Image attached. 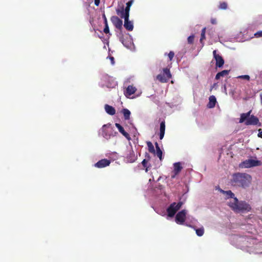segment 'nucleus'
<instances>
[{
  "label": "nucleus",
  "instance_id": "nucleus-1",
  "mask_svg": "<svg viewBox=\"0 0 262 262\" xmlns=\"http://www.w3.org/2000/svg\"><path fill=\"white\" fill-rule=\"evenodd\" d=\"M251 181L252 177L250 174L236 172L232 175L230 183L233 186L246 188L249 186Z\"/></svg>",
  "mask_w": 262,
  "mask_h": 262
},
{
  "label": "nucleus",
  "instance_id": "nucleus-2",
  "mask_svg": "<svg viewBox=\"0 0 262 262\" xmlns=\"http://www.w3.org/2000/svg\"><path fill=\"white\" fill-rule=\"evenodd\" d=\"M229 203V207L235 212H247L251 210V207L249 204L244 201H238L237 198H234L232 201Z\"/></svg>",
  "mask_w": 262,
  "mask_h": 262
},
{
  "label": "nucleus",
  "instance_id": "nucleus-3",
  "mask_svg": "<svg viewBox=\"0 0 262 262\" xmlns=\"http://www.w3.org/2000/svg\"><path fill=\"white\" fill-rule=\"evenodd\" d=\"M252 111L250 110L246 113H243L241 114L239 122L242 123L245 121L246 125H257L260 126L261 123L259 122L258 118L254 116L250 115Z\"/></svg>",
  "mask_w": 262,
  "mask_h": 262
},
{
  "label": "nucleus",
  "instance_id": "nucleus-4",
  "mask_svg": "<svg viewBox=\"0 0 262 262\" xmlns=\"http://www.w3.org/2000/svg\"><path fill=\"white\" fill-rule=\"evenodd\" d=\"M163 74L157 76V79L161 83H166L171 78L172 76L169 69L168 68L163 69Z\"/></svg>",
  "mask_w": 262,
  "mask_h": 262
},
{
  "label": "nucleus",
  "instance_id": "nucleus-5",
  "mask_svg": "<svg viewBox=\"0 0 262 262\" xmlns=\"http://www.w3.org/2000/svg\"><path fill=\"white\" fill-rule=\"evenodd\" d=\"M182 205V203L181 202H179L177 204L175 202L171 204L167 209L168 215L169 217H173L177 211L180 209Z\"/></svg>",
  "mask_w": 262,
  "mask_h": 262
},
{
  "label": "nucleus",
  "instance_id": "nucleus-6",
  "mask_svg": "<svg viewBox=\"0 0 262 262\" xmlns=\"http://www.w3.org/2000/svg\"><path fill=\"white\" fill-rule=\"evenodd\" d=\"M261 164V162L259 160H256L253 159H248L243 161L241 166L242 168H250L251 167L260 166Z\"/></svg>",
  "mask_w": 262,
  "mask_h": 262
},
{
  "label": "nucleus",
  "instance_id": "nucleus-7",
  "mask_svg": "<svg viewBox=\"0 0 262 262\" xmlns=\"http://www.w3.org/2000/svg\"><path fill=\"white\" fill-rule=\"evenodd\" d=\"M111 21L116 29L121 31L123 27V21L117 16H113L111 17Z\"/></svg>",
  "mask_w": 262,
  "mask_h": 262
},
{
  "label": "nucleus",
  "instance_id": "nucleus-8",
  "mask_svg": "<svg viewBox=\"0 0 262 262\" xmlns=\"http://www.w3.org/2000/svg\"><path fill=\"white\" fill-rule=\"evenodd\" d=\"M186 215V211L185 210H183L179 212L175 218L176 222L178 224L182 225L185 221Z\"/></svg>",
  "mask_w": 262,
  "mask_h": 262
},
{
  "label": "nucleus",
  "instance_id": "nucleus-9",
  "mask_svg": "<svg viewBox=\"0 0 262 262\" xmlns=\"http://www.w3.org/2000/svg\"><path fill=\"white\" fill-rule=\"evenodd\" d=\"M213 57L216 61L215 66L216 67L221 68L224 64V60L223 58L219 54H216V51L214 50L213 52Z\"/></svg>",
  "mask_w": 262,
  "mask_h": 262
},
{
  "label": "nucleus",
  "instance_id": "nucleus-10",
  "mask_svg": "<svg viewBox=\"0 0 262 262\" xmlns=\"http://www.w3.org/2000/svg\"><path fill=\"white\" fill-rule=\"evenodd\" d=\"M111 163V161L106 159H103L99 160L95 164V166L98 168H102L108 166Z\"/></svg>",
  "mask_w": 262,
  "mask_h": 262
},
{
  "label": "nucleus",
  "instance_id": "nucleus-11",
  "mask_svg": "<svg viewBox=\"0 0 262 262\" xmlns=\"http://www.w3.org/2000/svg\"><path fill=\"white\" fill-rule=\"evenodd\" d=\"M182 169V167L181 166L180 162H177L173 164V170L172 172L173 174L171 175V178L172 179H174L177 175H178L181 170Z\"/></svg>",
  "mask_w": 262,
  "mask_h": 262
},
{
  "label": "nucleus",
  "instance_id": "nucleus-12",
  "mask_svg": "<svg viewBox=\"0 0 262 262\" xmlns=\"http://www.w3.org/2000/svg\"><path fill=\"white\" fill-rule=\"evenodd\" d=\"M126 161L129 163H133L137 160V157L133 150H129L126 157Z\"/></svg>",
  "mask_w": 262,
  "mask_h": 262
},
{
  "label": "nucleus",
  "instance_id": "nucleus-13",
  "mask_svg": "<svg viewBox=\"0 0 262 262\" xmlns=\"http://www.w3.org/2000/svg\"><path fill=\"white\" fill-rule=\"evenodd\" d=\"M124 19V28L129 31H132L134 29L133 23L129 20V17H125Z\"/></svg>",
  "mask_w": 262,
  "mask_h": 262
},
{
  "label": "nucleus",
  "instance_id": "nucleus-14",
  "mask_svg": "<svg viewBox=\"0 0 262 262\" xmlns=\"http://www.w3.org/2000/svg\"><path fill=\"white\" fill-rule=\"evenodd\" d=\"M136 91L137 89L135 86H134L133 85H129L126 89V90L124 92V95L126 97H129L132 95L134 94Z\"/></svg>",
  "mask_w": 262,
  "mask_h": 262
},
{
  "label": "nucleus",
  "instance_id": "nucleus-15",
  "mask_svg": "<svg viewBox=\"0 0 262 262\" xmlns=\"http://www.w3.org/2000/svg\"><path fill=\"white\" fill-rule=\"evenodd\" d=\"M165 130V122L164 120L162 121L160 123V134H159V138L160 140L163 139Z\"/></svg>",
  "mask_w": 262,
  "mask_h": 262
},
{
  "label": "nucleus",
  "instance_id": "nucleus-16",
  "mask_svg": "<svg viewBox=\"0 0 262 262\" xmlns=\"http://www.w3.org/2000/svg\"><path fill=\"white\" fill-rule=\"evenodd\" d=\"M216 102V99L215 97L213 95L210 96L209 98V103L207 104V107L210 108H213L215 105Z\"/></svg>",
  "mask_w": 262,
  "mask_h": 262
},
{
  "label": "nucleus",
  "instance_id": "nucleus-17",
  "mask_svg": "<svg viewBox=\"0 0 262 262\" xmlns=\"http://www.w3.org/2000/svg\"><path fill=\"white\" fill-rule=\"evenodd\" d=\"M104 108L106 112L110 115H114L116 113V110L115 108L111 105H109L108 104H105L104 106Z\"/></svg>",
  "mask_w": 262,
  "mask_h": 262
},
{
  "label": "nucleus",
  "instance_id": "nucleus-18",
  "mask_svg": "<svg viewBox=\"0 0 262 262\" xmlns=\"http://www.w3.org/2000/svg\"><path fill=\"white\" fill-rule=\"evenodd\" d=\"M115 126L118 129L120 133H121L126 138L129 137V134L124 129L123 127L119 123H116Z\"/></svg>",
  "mask_w": 262,
  "mask_h": 262
},
{
  "label": "nucleus",
  "instance_id": "nucleus-19",
  "mask_svg": "<svg viewBox=\"0 0 262 262\" xmlns=\"http://www.w3.org/2000/svg\"><path fill=\"white\" fill-rule=\"evenodd\" d=\"M155 146H156V153L155 155H156L157 157L160 159V160L161 161L162 160V151L161 149H160L159 144L157 142L155 143Z\"/></svg>",
  "mask_w": 262,
  "mask_h": 262
},
{
  "label": "nucleus",
  "instance_id": "nucleus-20",
  "mask_svg": "<svg viewBox=\"0 0 262 262\" xmlns=\"http://www.w3.org/2000/svg\"><path fill=\"white\" fill-rule=\"evenodd\" d=\"M230 70H223L221 72H220L217 73V74L215 76V79L218 80L221 77H224L225 76H227L229 73Z\"/></svg>",
  "mask_w": 262,
  "mask_h": 262
},
{
  "label": "nucleus",
  "instance_id": "nucleus-21",
  "mask_svg": "<svg viewBox=\"0 0 262 262\" xmlns=\"http://www.w3.org/2000/svg\"><path fill=\"white\" fill-rule=\"evenodd\" d=\"M116 13L118 15L120 16L121 18H125L124 13V6H122L120 8L116 9Z\"/></svg>",
  "mask_w": 262,
  "mask_h": 262
},
{
  "label": "nucleus",
  "instance_id": "nucleus-22",
  "mask_svg": "<svg viewBox=\"0 0 262 262\" xmlns=\"http://www.w3.org/2000/svg\"><path fill=\"white\" fill-rule=\"evenodd\" d=\"M125 120H128L130 118V112L127 108H123L122 110Z\"/></svg>",
  "mask_w": 262,
  "mask_h": 262
},
{
  "label": "nucleus",
  "instance_id": "nucleus-23",
  "mask_svg": "<svg viewBox=\"0 0 262 262\" xmlns=\"http://www.w3.org/2000/svg\"><path fill=\"white\" fill-rule=\"evenodd\" d=\"M146 143H147V145L148 147V150L149 152L150 153L155 154L156 150L155 149L154 146L153 144H152V143L150 141H147L146 142Z\"/></svg>",
  "mask_w": 262,
  "mask_h": 262
},
{
  "label": "nucleus",
  "instance_id": "nucleus-24",
  "mask_svg": "<svg viewBox=\"0 0 262 262\" xmlns=\"http://www.w3.org/2000/svg\"><path fill=\"white\" fill-rule=\"evenodd\" d=\"M223 192L226 194V198L228 199L232 198L234 200V198H236L235 197L234 194L231 190L223 191Z\"/></svg>",
  "mask_w": 262,
  "mask_h": 262
},
{
  "label": "nucleus",
  "instance_id": "nucleus-25",
  "mask_svg": "<svg viewBox=\"0 0 262 262\" xmlns=\"http://www.w3.org/2000/svg\"><path fill=\"white\" fill-rule=\"evenodd\" d=\"M205 33H206V28H204L201 31V38H200V42L203 45V41L205 39Z\"/></svg>",
  "mask_w": 262,
  "mask_h": 262
},
{
  "label": "nucleus",
  "instance_id": "nucleus-26",
  "mask_svg": "<svg viewBox=\"0 0 262 262\" xmlns=\"http://www.w3.org/2000/svg\"><path fill=\"white\" fill-rule=\"evenodd\" d=\"M228 8V4L226 2H223L220 3L219 8L221 10H226Z\"/></svg>",
  "mask_w": 262,
  "mask_h": 262
},
{
  "label": "nucleus",
  "instance_id": "nucleus-27",
  "mask_svg": "<svg viewBox=\"0 0 262 262\" xmlns=\"http://www.w3.org/2000/svg\"><path fill=\"white\" fill-rule=\"evenodd\" d=\"M195 232L198 236H201L204 233V229L203 227L198 228L195 230Z\"/></svg>",
  "mask_w": 262,
  "mask_h": 262
},
{
  "label": "nucleus",
  "instance_id": "nucleus-28",
  "mask_svg": "<svg viewBox=\"0 0 262 262\" xmlns=\"http://www.w3.org/2000/svg\"><path fill=\"white\" fill-rule=\"evenodd\" d=\"M142 164L143 166L145 168L146 172H147L148 170L149 166H147V161L146 159H144L142 162Z\"/></svg>",
  "mask_w": 262,
  "mask_h": 262
},
{
  "label": "nucleus",
  "instance_id": "nucleus-29",
  "mask_svg": "<svg viewBox=\"0 0 262 262\" xmlns=\"http://www.w3.org/2000/svg\"><path fill=\"white\" fill-rule=\"evenodd\" d=\"M129 11L130 8L128 7H126L124 9V13L125 17H129Z\"/></svg>",
  "mask_w": 262,
  "mask_h": 262
},
{
  "label": "nucleus",
  "instance_id": "nucleus-30",
  "mask_svg": "<svg viewBox=\"0 0 262 262\" xmlns=\"http://www.w3.org/2000/svg\"><path fill=\"white\" fill-rule=\"evenodd\" d=\"M194 36L193 35L189 36L187 38L188 43L192 44L193 43Z\"/></svg>",
  "mask_w": 262,
  "mask_h": 262
},
{
  "label": "nucleus",
  "instance_id": "nucleus-31",
  "mask_svg": "<svg viewBox=\"0 0 262 262\" xmlns=\"http://www.w3.org/2000/svg\"><path fill=\"white\" fill-rule=\"evenodd\" d=\"M237 78H239V79H246L247 80H250V76L249 75H247L239 76Z\"/></svg>",
  "mask_w": 262,
  "mask_h": 262
},
{
  "label": "nucleus",
  "instance_id": "nucleus-32",
  "mask_svg": "<svg viewBox=\"0 0 262 262\" xmlns=\"http://www.w3.org/2000/svg\"><path fill=\"white\" fill-rule=\"evenodd\" d=\"M174 56V53L173 51H170L168 54V56L170 61L172 60Z\"/></svg>",
  "mask_w": 262,
  "mask_h": 262
},
{
  "label": "nucleus",
  "instance_id": "nucleus-33",
  "mask_svg": "<svg viewBox=\"0 0 262 262\" xmlns=\"http://www.w3.org/2000/svg\"><path fill=\"white\" fill-rule=\"evenodd\" d=\"M103 32L105 34H108V33H110V30H109V27H108V24H105V27H104V30H103Z\"/></svg>",
  "mask_w": 262,
  "mask_h": 262
},
{
  "label": "nucleus",
  "instance_id": "nucleus-34",
  "mask_svg": "<svg viewBox=\"0 0 262 262\" xmlns=\"http://www.w3.org/2000/svg\"><path fill=\"white\" fill-rule=\"evenodd\" d=\"M254 36L256 37H262V31H259L256 32L254 34Z\"/></svg>",
  "mask_w": 262,
  "mask_h": 262
},
{
  "label": "nucleus",
  "instance_id": "nucleus-35",
  "mask_svg": "<svg viewBox=\"0 0 262 262\" xmlns=\"http://www.w3.org/2000/svg\"><path fill=\"white\" fill-rule=\"evenodd\" d=\"M133 0H130L127 3H126V7H129L130 8L132 5L133 4Z\"/></svg>",
  "mask_w": 262,
  "mask_h": 262
},
{
  "label": "nucleus",
  "instance_id": "nucleus-36",
  "mask_svg": "<svg viewBox=\"0 0 262 262\" xmlns=\"http://www.w3.org/2000/svg\"><path fill=\"white\" fill-rule=\"evenodd\" d=\"M210 22L213 25H215L217 23V20L216 19V18H212L210 20Z\"/></svg>",
  "mask_w": 262,
  "mask_h": 262
},
{
  "label": "nucleus",
  "instance_id": "nucleus-37",
  "mask_svg": "<svg viewBox=\"0 0 262 262\" xmlns=\"http://www.w3.org/2000/svg\"><path fill=\"white\" fill-rule=\"evenodd\" d=\"M102 17L104 19V24H107V18L106 17V16L105 15V14L104 13L103 15H102Z\"/></svg>",
  "mask_w": 262,
  "mask_h": 262
},
{
  "label": "nucleus",
  "instance_id": "nucleus-38",
  "mask_svg": "<svg viewBox=\"0 0 262 262\" xmlns=\"http://www.w3.org/2000/svg\"><path fill=\"white\" fill-rule=\"evenodd\" d=\"M258 137H259V138H262V130L261 129H258Z\"/></svg>",
  "mask_w": 262,
  "mask_h": 262
},
{
  "label": "nucleus",
  "instance_id": "nucleus-39",
  "mask_svg": "<svg viewBox=\"0 0 262 262\" xmlns=\"http://www.w3.org/2000/svg\"><path fill=\"white\" fill-rule=\"evenodd\" d=\"M100 0H94L95 5L97 6H99Z\"/></svg>",
  "mask_w": 262,
  "mask_h": 262
},
{
  "label": "nucleus",
  "instance_id": "nucleus-40",
  "mask_svg": "<svg viewBox=\"0 0 262 262\" xmlns=\"http://www.w3.org/2000/svg\"><path fill=\"white\" fill-rule=\"evenodd\" d=\"M111 60H112V61L114 60V57H111Z\"/></svg>",
  "mask_w": 262,
  "mask_h": 262
}]
</instances>
